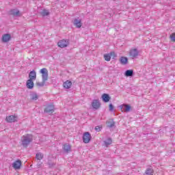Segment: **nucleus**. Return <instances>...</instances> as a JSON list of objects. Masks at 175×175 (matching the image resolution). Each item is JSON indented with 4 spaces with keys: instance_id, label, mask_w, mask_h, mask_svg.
Listing matches in <instances>:
<instances>
[{
    "instance_id": "obj_1",
    "label": "nucleus",
    "mask_w": 175,
    "mask_h": 175,
    "mask_svg": "<svg viewBox=\"0 0 175 175\" xmlns=\"http://www.w3.org/2000/svg\"><path fill=\"white\" fill-rule=\"evenodd\" d=\"M21 141L23 147H28L29 144L32 142V135L26 134L22 136Z\"/></svg>"
},
{
    "instance_id": "obj_2",
    "label": "nucleus",
    "mask_w": 175,
    "mask_h": 175,
    "mask_svg": "<svg viewBox=\"0 0 175 175\" xmlns=\"http://www.w3.org/2000/svg\"><path fill=\"white\" fill-rule=\"evenodd\" d=\"M40 73L42 74V81H47L49 80V71L47 68H42Z\"/></svg>"
},
{
    "instance_id": "obj_3",
    "label": "nucleus",
    "mask_w": 175,
    "mask_h": 175,
    "mask_svg": "<svg viewBox=\"0 0 175 175\" xmlns=\"http://www.w3.org/2000/svg\"><path fill=\"white\" fill-rule=\"evenodd\" d=\"M139 50H137V49L134 48V49H131L129 51V57H131V58H132L133 59H134V58H137V57H139Z\"/></svg>"
},
{
    "instance_id": "obj_4",
    "label": "nucleus",
    "mask_w": 175,
    "mask_h": 175,
    "mask_svg": "<svg viewBox=\"0 0 175 175\" xmlns=\"http://www.w3.org/2000/svg\"><path fill=\"white\" fill-rule=\"evenodd\" d=\"M83 143H85V144L91 142V134H90L89 132H85L83 133Z\"/></svg>"
},
{
    "instance_id": "obj_5",
    "label": "nucleus",
    "mask_w": 175,
    "mask_h": 175,
    "mask_svg": "<svg viewBox=\"0 0 175 175\" xmlns=\"http://www.w3.org/2000/svg\"><path fill=\"white\" fill-rule=\"evenodd\" d=\"M59 47L64 49V47H68L69 46V40H62L57 43Z\"/></svg>"
},
{
    "instance_id": "obj_6",
    "label": "nucleus",
    "mask_w": 175,
    "mask_h": 175,
    "mask_svg": "<svg viewBox=\"0 0 175 175\" xmlns=\"http://www.w3.org/2000/svg\"><path fill=\"white\" fill-rule=\"evenodd\" d=\"M54 105L51 104L49 105L44 109V113H47V114H53L54 113Z\"/></svg>"
},
{
    "instance_id": "obj_7",
    "label": "nucleus",
    "mask_w": 175,
    "mask_h": 175,
    "mask_svg": "<svg viewBox=\"0 0 175 175\" xmlns=\"http://www.w3.org/2000/svg\"><path fill=\"white\" fill-rule=\"evenodd\" d=\"M92 106L95 110H98L100 107V103L98 100H94L92 103Z\"/></svg>"
},
{
    "instance_id": "obj_8",
    "label": "nucleus",
    "mask_w": 175,
    "mask_h": 175,
    "mask_svg": "<svg viewBox=\"0 0 175 175\" xmlns=\"http://www.w3.org/2000/svg\"><path fill=\"white\" fill-rule=\"evenodd\" d=\"M120 108L122 111H124L125 113H129V111H131V106L129 105L124 104L120 106Z\"/></svg>"
},
{
    "instance_id": "obj_9",
    "label": "nucleus",
    "mask_w": 175,
    "mask_h": 175,
    "mask_svg": "<svg viewBox=\"0 0 175 175\" xmlns=\"http://www.w3.org/2000/svg\"><path fill=\"white\" fill-rule=\"evenodd\" d=\"M73 24L75 26H76V28H81V19L80 18H75L74 19Z\"/></svg>"
},
{
    "instance_id": "obj_10",
    "label": "nucleus",
    "mask_w": 175,
    "mask_h": 175,
    "mask_svg": "<svg viewBox=\"0 0 175 175\" xmlns=\"http://www.w3.org/2000/svg\"><path fill=\"white\" fill-rule=\"evenodd\" d=\"M10 39H12V36H10V34L6 33L3 35L2 36V42H3V43H8V42H9Z\"/></svg>"
},
{
    "instance_id": "obj_11",
    "label": "nucleus",
    "mask_w": 175,
    "mask_h": 175,
    "mask_svg": "<svg viewBox=\"0 0 175 175\" xmlns=\"http://www.w3.org/2000/svg\"><path fill=\"white\" fill-rule=\"evenodd\" d=\"M12 167H14V169H15V170L20 169V167H21V161L17 160L14 162L12 163Z\"/></svg>"
},
{
    "instance_id": "obj_12",
    "label": "nucleus",
    "mask_w": 175,
    "mask_h": 175,
    "mask_svg": "<svg viewBox=\"0 0 175 175\" xmlns=\"http://www.w3.org/2000/svg\"><path fill=\"white\" fill-rule=\"evenodd\" d=\"M7 122H16L17 121V116H10L6 118Z\"/></svg>"
},
{
    "instance_id": "obj_13",
    "label": "nucleus",
    "mask_w": 175,
    "mask_h": 175,
    "mask_svg": "<svg viewBox=\"0 0 175 175\" xmlns=\"http://www.w3.org/2000/svg\"><path fill=\"white\" fill-rule=\"evenodd\" d=\"M26 86L29 90H32L34 86L33 81L31 79H28L26 82Z\"/></svg>"
},
{
    "instance_id": "obj_14",
    "label": "nucleus",
    "mask_w": 175,
    "mask_h": 175,
    "mask_svg": "<svg viewBox=\"0 0 175 175\" xmlns=\"http://www.w3.org/2000/svg\"><path fill=\"white\" fill-rule=\"evenodd\" d=\"M29 80H36V72L35 70H32L29 74Z\"/></svg>"
},
{
    "instance_id": "obj_15",
    "label": "nucleus",
    "mask_w": 175,
    "mask_h": 175,
    "mask_svg": "<svg viewBox=\"0 0 175 175\" xmlns=\"http://www.w3.org/2000/svg\"><path fill=\"white\" fill-rule=\"evenodd\" d=\"M114 55V52H111V53H106L104 55V59L105 61L109 62L111 59V55Z\"/></svg>"
},
{
    "instance_id": "obj_16",
    "label": "nucleus",
    "mask_w": 175,
    "mask_h": 175,
    "mask_svg": "<svg viewBox=\"0 0 175 175\" xmlns=\"http://www.w3.org/2000/svg\"><path fill=\"white\" fill-rule=\"evenodd\" d=\"M102 99L103 102H105V103H107V102L110 100V96L107 94H103L102 95Z\"/></svg>"
},
{
    "instance_id": "obj_17",
    "label": "nucleus",
    "mask_w": 175,
    "mask_h": 175,
    "mask_svg": "<svg viewBox=\"0 0 175 175\" xmlns=\"http://www.w3.org/2000/svg\"><path fill=\"white\" fill-rule=\"evenodd\" d=\"M64 87L66 89V90H69V88H70L72 87V81H66L64 83H63Z\"/></svg>"
},
{
    "instance_id": "obj_18",
    "label": "nucleus",
    "mask_w": 175,
    "mask_h": 175,
    "mask_svg": "<svg viewBox=\"0 0 175 175\" xmlns=\"http://www.w3.org/2000/svg\"><path fill=\"white\" fill-rule=\"evenodd\" d=\"M63 150H64V152H70V150H71L70 145H69L68 144H65L63 146Z\"/></svg>"
},
{
    "instance_id": "obj_19",
    "label": "nucleus",
    "mask_w": 175,
    "mask_h": 175,
    "mask_svg": "<svg viewBox=\"0 0 175 175\" xmlns=\"http://www.w3.org/2000/svg\"><path fill=\"white\" fill-rule=\"evenodd\" d=\"M30 98L31 100H38V99H39V96L36 92H32L30 94Z\"/></svg>"
},
{
    "instance_id": "obj_20",
    "label": "nucleus",
    "mask_w": 175,
    "mask_h": 175,
    "mask_svg": "<svg viewBox=\"0 0 175 175\" xmlns=\"http://www.w3.org/2000/svg\"><path fill=\"white\" fill-rule=\"evenodd\" d=\"M126 77H132L133 76V70H127L124 73Z\"/></svg>"
},
{
    "instance_id": "obj_21",
    "label": "nucleus",
    "mask_w": 175,
    "mask_h": 175,
    "mask_svg": "<svg viewBox=\"0 0 175 175\" xmlns=\"http://www.w3.org/2000/svg\"><path fill=\"white\" fill-rule=\"evenodd\" d=\"M10 14L12 16H20V11L18 10H11L10 12Z\"/></svg>"
},
{
    "instance_id": "obj_22",
    "label": "nucleus",
    "mask_w": 175,
    "mask_h": 175,
    "mask_svg": "<svg viewBox=\"0 0 175 175\" xmlns=\"http://www.w3.org/2000/svg\"><path fill=\"white\" fill-rule=\"evenodd\" d=\"M111 143H113L111 138H107L105 141H104V146L105 147H109Z\"/></svg>"
},
{
    "instance_id": "obj_23",
    "label": "nucleus",
    "mask_w": 175,
    "mask_h": 175,
    "mask_svg": "<svg viewBox=\"0 0 175 175\" xmlns=\"http://www.w3.org/2000/svg\"><path fill=\"white\" fill-rule=\"evenodd\" d=\"M120 64H122V65H126V64H128V58L125 57H122L120 58Z\"/></svg>"
},
{
    "instance_id": "obj_24",
    "label": "nucleus",
    "mask_w": 175,
    "mask_h": 175,
    "mask_svg": "<svg viewBox=\"0 0 175 175\" xmlns=\"http://www.w3.org/2000/svg\"><path fill=\"white\" fill-rule=\"evenodd\" d=\"M43 154L41 152H38L36 154V158L38 159V161H42V159H43Z\"/></svg>"
},
{
    "instance_id": "obj_25",
    "label": "nucleus",
    "mask_w": 175,
    "mask_h": 175,
    "mask_svg": "<svg viewBox=\"0 0 175 175\" xmlns=\"http://www.w3.org/2000/svg\"><path fill=\"white\" fill-rule=\"evenodd\" d=\"M41 14L42 16H43V17H45V16H49V14H50V12L48 10H44L41 12Z\"/></svg>"
},
{
    "instance_id": "obj_26",
    "label": "nucleus",
    "mask_w": 175,
    "mask_h": 175,
    "mask_svg": "<svg viewBox=\"0 0 175 175\" xmlns=\"http://www.w3.org/2000/svg\"><path fill=\"white\" fill-rule=\"evenodd\" d=\"M146 174L147 175H153L154 174V170L151 168H148L146 171Z\"/></svg>"
},
{
    "instance_id": "obj_27",
    "label": "nucleus",
    "mask_w": 175,
    "mask_h": 175,
    "mask_svg": "<svg viewBox=\"0 0 175 175\" xmlns=\"http://www.w3.org/2000/svg\"><path fill=\"white\" fill-rule=\"evenodd\" d=\"M46 84V81H42V82H38L37 85L38 87H44V85Z\"/></svg>"
},
{
    "instance_id": "obj_28",
    "label": "nucleus",
    "mask_w": 175,
    "mask_h": 175,
    "mask_svg": "<svg viewBox=\"0 0 175 175\" xmlns=\"http://www.w3.org/2000/svg\"><path fill=\"white\" fill-rule=\"evenodd\" d=\"M107 126L109 128H113V126H114V122H107Z\"/></svg>"
},
{
    "instance_id": "obj_29",
    "label": "nucleus",
    "mask_w": 175,
    "mask_h": 175,
    "mask_svg": "<svg viewBox=\"0 0 175 175\" xmlns=\"http://www.w3.org/2000/svg\"><path fill=\"white\" fill-rule=\"evenodd\" d=\"M171 40H172V42H175V33H172L170 36Z\"/></svg>"
},
{
    "instance_id": "obj_30",
    "label": "nucleus",
    "mask_w": 175,
    "mask_h": 175,
    "mask_svg": "<svg viewBox=\"0 0 175 175\" xmlns=\"http://www.w3.org/2000/svg\"><path fill=\"white\" fill-rule=\"evenodd\" d=\"M114 110V106H113V104H109V111H113Z\"/></svg>"
},
{
    "instance_id": "obj_31",
    "label": "nucleus",
    "mask_w": 175,
    "mask_h": 175,
    "mask_svg": "<svg viewBox=\"0 0 175 175\" xmlns=\"http://www.w3.org/2000/svg\"><path fill=\"white\" fill-rule=\"evenodd\" d=\"M95 131H96V132H99L100 131V127L99 126H96L95 127Z\"/></svg>"
},
{
    "instance_id": "obj_32",
    "label": "nucleus",
    "mask_w": 175,
    "mask_h": 175,
    "mask_svg": "<svg viewBox=\"0 0 175 175\" xmlns=\"http://www.w3.org/2000/svg\"><path fill=\"white\" fill-rule=\"evenodd\" d=\"M38 167H40V166H42V163H38Z\"/></svg>"
}]
</instances>
